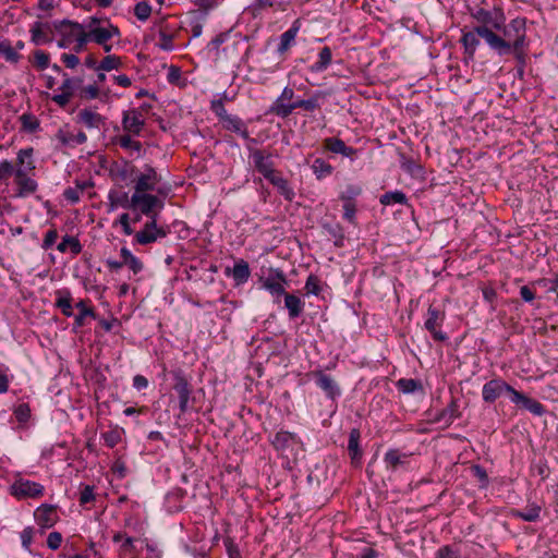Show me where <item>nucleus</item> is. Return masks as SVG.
Returning <instances> with one entry per match:
<instances>
[{
	"instance_id": "f257e3e1",
	"label": "nucleus",
	"mask_w": 558,
	"mask_h": 558,
	"mask_svg": "<svg viewBox=\"0 0 558 558\" xmlns=\"http://www.w3.org/2000/svg\"><path fill=\"white\" fill-rule=\"evenodd\" d=\"M483 32L488 37V47L501 57L512 54L520 65L519 71L522 73L529 48L526 19L518 16L508 24L505 23L496 32L488 29Z\"/></svg>"
},
{
	"instance_id": "f03ea898",
	"label": "nucleus",
	"mask_w": 558,
	"mask_h": 558,
	"mask_svg": "<svg viewBox=\"0 0 558 558\" xmlns=\"http://www.w3.org/2000/svg\"><path fill=\"white\" fill-rule=\"evenodd\" d=\"M34 148L27 147L20 149L16 156V177L14 183L17 186V196L25 197L37 191L38 184L28 173L35 170L33 159Z\"/></svg>"
},
{
	"instance_id": "7ed1b4c3",
	"label": "nucleus",
	"mask_w": 558,
	"mask_h": 558,
	"mask_svg": "<svg viewBox=\"0 0 558 558\" xmlns=\"http://www.w3.org/2000/svg\"><path fill=\"white\" fill-rule=\"evenodd\" d=\"M122 206L136 210L149 219H153V217L158 219L160 210L165 207V203L157 195L146 192H134L130 201H126Z\"/></svg>"
},
{
	"instance_id": "20e7f679",
	"label": "nucleus",
	"mask_w": 558,
	"mask_h": 558,
	"mask_svg": "<svg viewBox=\"0 0 558 558\" xmlns=\"http://www.w3.org/2000/svg\"><path fill=\"white\" fill-rule=\"evenodd\" d=\"M471 16L478 23L476 27H486L490 32L500 29L507 20L500 5H495L490 10L477 7L471 10Z\"/></svg>"
},
{
	"instance_id": "39448f33",
	"label": "nucleus",
	"mask_w": 558,
	"mask_h": 558,
	"mask_svg": "<svg viewBox=\"0 0 558 558\" xmlns=\"http://www.w3.org/2000/svg\"><path fill=\"white\" fill-rule=\"evenodd\" d=\"M171 376L173 379L172 389L179 399L180 412L184 414L191 409L190 401L195 400L192 397L193 386L180 368L172 371Z\"/></svg>"
},
{
	"instance_id": "423d86ee",
	"label": "nucleus",
	"mask_w": 558,
	"mask_h": 558,
	"mask_svg": "<svg viewBox=\"0 0 558 558\" xmlns=\"http://www.w3.org/2000/svg\"><path fill=\"white\" fill-rule=\"evenodd\" d=\"M151 109V105L143 104L123 112L122 128L126 133L140 135L145 126V114Z\"/></svg>"
},
{
	"instance_id": "0eeeda50",
	"label": "nucleus",
	"mask_w": 558,
	"mask_h": 558,
	"mask_svg": "<svg viewBox=\"0 0 558 558\" xmlns=\"http://www.w3.org/2000/svg\"><path fill=\"white\" fill-rule=\"evenodd\" d=\"M11 494L17 499L38 498L44 495V486L37 482H33L22 476H17L12 483Z\"/></svg>"
},
{
	"instance_id": "6e6552de",
	"label": "nucleus",
	"mask_w": 558,
	"mask_h": 558,
	"mask_svg": "<svg viewBox=\"0 0 558 558\" xmlns=\"http://www.w3.org/2000/svg\"><path fill=\"white\" fill-rule=\"evenodd\" d=\"M445 319L446 314L444 311L434 306L428 307L424 327L432 335L435 341L444 342L448 339V336L441 331V326Z\"/></svg>"
},
{
	"instance_id": "1a4fd4ad",
	"label": "nucleus",
	"mask_w": 558,
	"mask_h": 558,
	"mask_svg": "<svg viewBox=\"0 0 558 558\" xmlns=\"http://www.w3.org/2000/svg\"><path fill=\"white\" fill-rule=\"evenodd\" d=\"M515 389L501 378H494L484 384L482 398L486 403H494L502 395L507 393L512 400Z\"/></svg>"
},
{
	"instance_id": "9d476101",
	"label": "nucleus",
	"mask_w": 558,
	"mask_h": 558,
	"mask_svg": "<svg viewBox=\"0 0 558 558\" xmlns=\"http://www.w3.org/2000/svg\"><path fill=\"white\" fill-rule=\"evenodd\" d=\"M307 375L315 380L317 387L325 392L328 399L336 400L340 397L341 388L331 375L322 369L312 371Z\"/></svg>"
},
{
	"instance_id": "9b49d317",
	"label": "nucleus",
	"mask_w": 558,
	"mask_h": 558,
	"mask_svg": "<svg viewBox=\"0 0 558 558\" xmlns=\"http://www.w3.org/2000/svg\"><path fill=\"white\" fill-rule=\"evenodd\" d=\"M157 220L158 219L153 217V219H149L144 225L142 230L135 233L134 239L136 243L141 245H147L167 235V230L163 227H158Z\"/></svg>"
},
{
	"instance_id": "f8f14e48",
	"label": "nucleus",
	"mask_w": 558,
	"mask_h": 558,
	"mask_svg": "<svg viewBox=\"0 0 558 558\" xmlns=\"http://www.w3.org/2000/svg\"><path fill=\"white\" fill-rule=\"evenodd\" d=\"M250 158L253 160L255 170L265 179L277 171L271 153L256 148L251 150Z\"/></svg>"
},
{
	"instance_id": "ddd939ff",
	"label": "nucleus",
	"mask_w": 558,
	"mask_h": 558,
	"mask_svg": "<svg viewBox=\"0 0 558 558\" xmlns=\"http://www.w3.org/2000/svg\"><path fill=\"white\" fill-rule=\"evenodd\" d=\"M161 181L160 174L149 165H145L144 172L135 180L134 192L155 191L156 185Z\"/></svg>"
},
{
	"instance_id": "4468645a",
	"label": "nucleus",
	"mask_w": 558,
	"mask_h": 558,
	"mask_svg": "<svg viewBox=\"0 0 558 558\" xmlns=\"http://www.w3.org/2000/svg\"><path fill=\"white\" fill-rule=\"evenodd\" d=\"M486 27H474L472 31L463 32L461 44L463 45L464 52L469 58H473L477 47L480 46V38H483L488 45V37L484 35Z\"/></svg>"
},
{
	"instance_id": "2eb2a0df",
	"label": "nucleus",
	"mask_w": 558,
	"mask_h": 558,
	"mask_svg": "<svg viewBox=\"0 0 558 558\" xmlns=\"http://www.w3.org/2000/svg\"><path fill=\"white\" fill-rule=\"evenodd\" d=\"M411 453L401 452L399 449H389L384 456V463L389 472L408 470Z\"/></svg>"
},
{
	"instance_id": "dca6fc26",
	"label": "nucleus",
	"mask_w": 558,
	"mask_h": 558,
	"mask_svg": "<svg viewBox=\"0 0 558 558\" xmlns=\"http://www.w3.org/2000/svg\"><path fill=\"white\" fill-rule=\"evenodd\" d=\"M284 283H287V278L280 269H270L269 276L262 280L263 288L277 298L286 293Z\"/></svg>"
},
{
	"instance_id": "f3484780",
	"label": "nucleus",
	"mask_w": 558,
	"mask_h": 558,
	"mask_svg": "<svg viewBox=\"0 0 558 558\" xmlns=\"http://www.w3.org/2000/svg\"><path fill=\"white\" fill-rule=\"evenodd\" d=\"M53 28L63 37V41L73 43L74 38L84 29L83 25L70 20L54 21Z\"/></svg>"
},
{
	"instance_id": "a211bd4d",
	"label": "nucleus",
	"mask_w": 558,
	"mask_h": 558,
	"mask_svg": "<svg viewBox=\"0 0 558 558\" xmlns=\"http://www.w3.org/2000/svg\"><path fill=\"white\" fill-rule=\"evenodd\" d=\"M266 180L277 189L278 193L283 196L286 201L292 202L294 199L295 192L289 181L282 175L281 171L277 170Z\"/></svg>"
},
{
	"instance_id": "6ab92c4d",
	"label": "nucleus",
	"mask_w": 558,
	"mask_h": 558,
	"mask_svg": "<svg viewBox=\"0 0 558 558\" xmlns=\"http://www.w3.org/2000/svg\"><path fill=\"white\" fill-rule=\"evenodd\" d=\"M324 148L333 154H340L350 159H354L357 150L351 146H347L345 143L338 137H327L323 142Z\"/></svg>"
},
{
	"instance_id": "aec40b11",
	"label": "nucleus",
	"mask_w": 558,
	"mask_h": 558,
	"mask_svg": "<svg viewBox=\"0 0 558 558\" xmlns=\"http://www.w3.org/2000/svg\"><path fill=\"white\" fill-rule=\"evenodd\" d=\"M35 519L41 527H51L58 520L57 508L51 505H41L35 511Z\"/></svg>"
},
{
	"instance_id": "412c9836",
	"label": "nucleus",
	"mask_w": 558,
	"mask_h": 558,
	"mask_svg": "<svg viewBox=\"0 0 558 558\" xmlns=\"http://www.w3.org/2000/svg\"><path fill=\"white\" fill-rule=\"evenodd\" d=\"M511 401L514 404H520L522 408L530 411L534 415L541 416L545 413V408L539 401L532 399L518 390L513 392Z\"/></svg>"
},
{
	"instance_id": "4be33fe9",
	"label": "nucleus",
	"mask_w": 558,
	"mask_h": 558,
	"mask_svg": "<svg viewBox=\"0 0 558 558\" xmlns=\"http://www.w3.org/2000/svg\"><path fill=\"white\" fill-rule=\"evenodd\" d=\"M105 117L90 108L82 109L76 114V122L84 124L88 129H100L105 124Z\"/></svg>"
},
{
	"instance_id": "5701e85b",
	"label": "nucleus",
	"mask_w": 558,
	"mask_h": 558,
	"mask_svg": "<svg viewBox=\"0 0 558 558\" xmlns=\"http://www.w3.org/2000/svg\"><path fill=\"white\" fill-rule=\"evenodd\" d=\"M222 123L226 130L239 134L242 138L251 143H256V140L250 136L247 126L241 118L231 114L229 117H226V120H223Z\"/></svg>"
},
{
	"instance_id": "b1692460",
	"label": "nucleus",
	"mask_w": 558,
	"mask_h": 558,
	"mask_svg": "<svg viewBox=\"0 0 558 558\" xmlns=\"http://www.w3.org/2000/svg\"><path fill=\"white\" fill-rule=\"evenodd\" d=\"M50 25L48 23L35 22L29 32L32 35V43L39 46L52 41V38L48 35Z\"/></svg>"
},
{
	"instance_id": "393cba45",
	"label": "nucleus",
	"mask_w": 558,
	"mask_h": 558,
	"mask_svg": "<svg viewBox=\"0 0 558 558\" xmlns=\"http://www.w3.org/2000/svg\"><path fill=\"white\" fill-rule=\"evenodd\" d=\"M132 135L133 134L128 133L118 136L116 138V144L128 150L131 156L138 158L142 155V143L140 141L133 140Z\"/></svg>"
},
{
	"instance_id": "a878e982",
	"label": "nucleus",
	"mask_w": 558,
	"mask_h": 558,
	"mask_svg": "<svg viewBox=\"0 0 558 558\" xmlns=\"http://www.w3.org/2000/svg\"><path fill=\"white\" fill-rule=\"evenodd\" d=\"M56 302L54 305L57 308L61 311V313L71 317L73 315V306H72V295L71 292L66 289L56 291Z\"/></svg>"
},
{
	"instance_id": "bb28decb",
	"label": "nucleus",
	"mask_w": 558,
	"mask_h": 558,
	"mask_svg": "<svg viewBox=\"0 0 558 558\" xmlns=\"http://www.w3.org/2000/svg\"><path fill=\"white\" fill-rule=\"evenodd\" d=\"M226 274H231L235 283L242 284L246 282L251 276L248 263L243 259H240L234 264L232 270L230 268H227Z\"/></svg>"
},
{
	"instance_id": "cd10ccee",
	"label": "nucleus",
	"mask_w": 558,
	"mask_h": 558,
	"mask_svg": "<svg viewBox=\"0 0 558 558\" xmlns=\"http://www.w3.org/2000/svg\"><path fill=\"white\" fill-rule=\"evenodd\" d=\"M542 507L536 504H530L524 509H513L512 517L521 519L525 522H536L539 519Z\"/></svg>"
},
{
	"instance_id": "c85d7f7f",
	"label": "nucleus",
	"mask_w": 558,
	"mask_h": 558,
	"mask_svg": "<svg viewBox=\"0 0 558 558\" xmlns=\"http://www.w3.org/2000/svg\"><path fill=\"white\" fill-rule=\"evenodd\" d=\"M283 296L284 306L289 312V317L291 319L299 317L302 314L304 307V303L302 302V300L299 296L288 292H286Z\"/></svg>"
},
{
	"instance_id": "c756f323",
	"label": "nucleus",
	"mask_w": 558,
	"mask_h": 558,
	"mask_svg": "<svg viewBox=\"0 0 558 558\" xmlns=\"http://www.w3.org/2000/svg\"><path fill=\"white\" fill-rule=\"evenodd\" d=\"M299 29V21L296 20L292 26L280 36V44L278 46L279 53L282 54L290 49L294 44Z\"/></svg>"
},
{
	"instance_id": "7c9ffc66",
	"label": "nucleus",
	"mask_w": 558,
	"mask_h": 558,
	"mask_svg": "<svg viewBox=\"0 0 558 558\" xmlns=\"http://www.w3.org/2000/svg\"><path fill=\"white\" fill-rule=\"evenodd\" d=\"M360 430L353 428L349 435L348 451L352 462L360 461L362 458V450L360 449Z\"/></svg>"
},
{
	"instance_id": "2f4dec72",
	"label": "nucleus",
	"mask_w": 558,
	"mask_h": 558,
	"mask_svg": "<svg viewBox=\"0 0 558 558\" xmlns=\"http://www.w3.org/2000/svg\"><path fill=\"white\" fill-rule=\"evenodd\" d=\"M75 307L78 310V314L74 318V326L77 328L83 327L85 325V317H96L94 308L88 306L85 300H81L80 302H77Z\"/></svg>"
},
{
	"instance_id": "473e14b6",
	"label": "nucleus",
	"mask_w": 558,
	"mask_h": 558,
	"mask_svg": "<svg viewBox=\"0 0 558 558\" xmlns=\"http://www.w3.org/2000/svg\"><path fill=\"white\" fill-rule=\"evenodd\" d=\"M57 250L61 253H65L70 250L73 255H78L82 252V244L77 238L64 235L62 241L58 244Z\"/></svg>"
},
{
	"instance_id": "72a5a7b5",
	"label": "nucleus",
	"mask_w": 558,
	"mask_h": 558,
	"mask_svg": "<svg viewBox=\"0 0 558 558\" xmlns=\"http://www.w3.org/2000/svg\"><path fill=\"white\" fill-rule=\"evenodd\" d=\"M381 205L389 206L393 204H408V197L402 191H390L383 194L379 198Z\"/></svg>"
},
{
	"instance_id": "f704fd0d",
	"label": "nucleus",
	"mask_w": 558,
	"mask_h": 558,
	"mask_svg": "<svg viewBox=\"0 0 558 558\" xmlns=\"http://www.w3.org/2000/svg\"><path fill=\"white\" fill-rule=\"evenodd\" d=\"M332 53L329 47H324L318 54V61L315 62L311 70L313 72H322L326 70L331 63Z\"/></svg>"
},
{
	"instance_id": "c9c22d12",
	"label": "nucleus",
	"mask_w": 558,
	"mask_h": 558,
	"mask_svg": "<svg viewBox=\"0 0 558 558\" xmlns=\"http://www.w3.org/2000/svg\"><path fill=\"white\" fill-rule=\"evenodd\" d=\"M312 170H313L314 174L316 175V178L318 180H322V179L330 175L333 171V168L330 163L325 161L323 158H316L313 161Z\"/></svg>"
},
{
	"instance_id": "e433bc0d",
	"label": "nucleus",
	"mask_w": 558,
	"mask_h": 558,
	"mask_svg": "<svg viewBox=\"0 0 558 558\" xmlns=\"http://www.w3.org/2000/svg\"><path fill=\"white\" fill-rule=\"evenodd\" d=\"M397 387L403 393H413L422 390L423 386L420 380L413 378H401L397 381Z\"/></svg>"
},
{
	"instance_id": "4c0bfd02",
	"label": "nucleus",
	"mask_w": 558,
	"mask_h": 558,
	"mask_svg": "<svg viewBox=\"0 0 558 558\" xmlns=\"http://www.w3.org/2000/svg\"><path fill=\"white\" fill-rule=\"evenodd\" d=\"M11 177H16V166L7 159L0 161V183L8 184Z\"/></svg>"
},
{
	"instance_id": "58836bf2",
	"label": "nucleus",
	"mask_w": 558,
	"mask_h": 558,
	"mask_svg": "<svg viewBox=\"0 0 558 558\" xmlns=\"http://www.w3.org/2000/svg\"><path fill=\"white\" fill-rule=\"evenodd\" d=\"M458 400L452 398L449 404L442 409V417H446V426H449L456 418L460 417Z\"/></svg>"
},
{
	"instance_id": "ea45409f",
	"label": "nucleus",
	"mask_w": 558,
	"mask_h": 558,
	"mask_svg": "<svg viewBox=\"0 0 558 558\" xmlns=\"http://www.w3.org/2000/svg\"><path fill=\"white\" fill-rule=\"evenodd\" d=\"M0 57H3L8 62L16 63L20 60V54L11 46L9 40L0 39Z\"/></svg>"
},
{
	"instance_id": "a19ab883",
	"label": "nucleus",
	"mask_w": 558,
	"mask_h": 558,
	"mask_svg": "<svg viewBox=\"0 0 558 558\" xmlns=\"http://www.w3.org/2000/svg\"><path fill=\"white\" fill-rule=\"evenodd\" d=\"M294 434L286 430L278 432L274 439L272 445L277 450H283L289 447L290 441L293 440Z\"/></svg>"
},
{
	"instance_id": "79ce46f5",
	"label": "nucleus",
	"mask_w": 558,
	"mask_h": 558,
	"mask_svg": "<svg viewBox=\"0 0 558 558\" xmlns=\"http://www.w3.org/2000/svg\"><path fill=\"white\" fill-rule=\"evenodd\" d=\"M341 199L343 201V218L350 223L355 225L356 205L354 201L344 195L341 196Z\"/></svg>"
},
{
	"instance_id": "37998d69",
	"label": "nucleus",
	"mask_w": 558,
	"mask_h": 558,
	"mask_svg": "<svg viewBox=\"0 0 558 558\" xmlns=\"http://www.w3.org/2000/svg\"><path fill=\"white\" fill-rule=\"evenodd\" d=\"M90 39L98 45H105L110 38L111 34L105 27H94L88 32Z\"/></svg>"
},
{
	"instance_id": "c03bdc74",
	"label": "nucleus",
	"mask_w": 558,
	"mask_h": 558,
	"mask_svg": "<svg viewBox=\"0 0 558 558\" xmlns=\"http://www.w3.org/2000/svg\"><path fill=\"white\" fill-rule=\"evenodd\" d=\"M122 65L120 57L109 54L105 57L98 65V71H111Z\"/></svg>"
},
{
	"instance_id": "a18cd8bd",
	"label": "nucleus",
	"mask_w": 558,
	"mask_h": 558,
	"mask_svg": "<svg viewBox=\"0 0 558 558\" xmlns=\"http://www.w3.org/2000/svg\"><path fill=\"white\" fill-rule=\"evenodd\" d=\"M20 121L22 123V129L27 132H35L39 128V122L37 118L31 113H23L20 117Z\"/></svg>"
},
{
	"instance_id": "49530a36",
	"label": "nucleus",
	"mask_w": 558,
	"mask_h": 558,
	"mask_svg": "<svg viewBox=\"0 0 558 558\" xmlns=\"http://www.w3.org/2000/svg\"><path fill=\"white\" fill-rule=\"evenodd\" d=\"M105 445L109 448L116 447L121 441V433L118 429H111L102 435Z\"/></svg>"
},
{
	"instance_id": "de8ad7c7",
	"label": "nucleus",
	"mask_w": 558,
	"mask_h": 558,
	"mask_svg": "<svg viewBox=\"0 0 558 558\" xmlns=\"http://www.w3.org/2000/svg\"><path fill=\"white\" fill-rule=\"evenodd\" d=\"M471 472H472L473 476L481 483L482 487H486L488 485V483H489L488 474L483 466H481L478 464H474L471 466Z\"/></svg>"
},
{
	"instance_id": "09e8293b",
	"label": "nucleus",
	"mask_w": 558,
	"mask_h": 558,
	"mask_svg": "<svg viewBox=\"0 0 558 558\" xmlns=\"http://www.w3.org/2000/svg\"><path fill=\"white\" fill-rule=\"evenodd\" d=\"M151 8L145 2H138L134 8V14L140 21H146L150 16Z\"/></svg>"
},
{
	"instance_id": "8fccbe9b",
	"label": "nucleus",
	"mask_w": 558,
	"mask_h": 558,
	"mask_svg": "<svg viewBox=\"0 0 558 558\" xmlns=\"http://www.w3.org/2000/svg\"><path fill=\"white\" fill-rule=\"evenodd\" d=\"M304 289L306 290L307 294L318 295L322 291L318 277L315 275H310L305 282Z\"/></svg>"
},
{
	"instance_id": "3c124183",
	"label": "nucleus",
	"mask_w": 558,
	"mask_h": 558,
	"mask_svg": "<svg viewBox=\"0 0 558 558\" xmlns=\"http://www.w3.org/2000/svg\"><path fill=\"white\" fill-rule=\"evenodd\" d=\"M49 54L45 51L36 50L34 52V63L38 70L43 71L47 69L49 66Z\"/></svg>"
},
{
	"instance_id": "603ef678",
	"label": "nucleus",
	"mask_w": 558,
	"mask_h": 558,
	"mask_svg": "<svg viewBox=\"0 0 558 558\" xmlns=\"http://www.w3.org/2000/svg\"><path fill=\"white\" fill-rule=\"evenodd\" d=\"M289 104H291L290 101H284V100H281L280 99H276L274 101V104L270 106L269 108V112L272 113V114H276L282 119L284 118H288L291 112H287V113H282L280 112L282 108H287L289 107Z\"/></svg>"
},
{
	"instance_id": "864d4df0",
	"label": "nucleus",
	"mask_w": 558,
	"mask_h": 558,
	"mask_svg": "<svg viewBox=\"0 0 558 558\" xmlns=\"http://www.w3.org/2000/svg\"><path fill=\"white\" fill-rule=\"evenodd\" d=\"M99 96V87L96 84L81 87L80 97L83 99H96Z\"/></svg>"
},
{
	"instance_id": "5fc2aeb1",
	"label": "nucleus",
	"mask_w": 558,
	"mask_h": 558,
	"mask_svg": "<svg viewBox=\"0 0 558 558\" xmlns=\"http://www.w3.org/2000/svg\"><path fill=\"white\" fill-rule=\"evenodd\" d=\"M14 415L21 423L26 422L31 416V409L27 403H21L14 409Z\"/></svg>"
},
{
	"instance_id": "6e6d98bb",
	"label": "nucleus",
	"mask_w": 558,
	"mask_h": 558,
	"mask_svg": "<svg viewBox=\"0 0 558 558\" xmlns=\"http://www.w3.org/2000/svg\"><path fill=\"white\" fill-rule=\"evenodd\" d=\"M56 138L64 146L75 145L74 134L69 131L60 129L56 134Z\"/></svg>"
},
{
	"instance_id": "4d7b16f0",
	"label": "nucleus",
	"mask_w": 558,
	"mask_h": 558,
	"mask_svg": "<svg viewBox=\"0 0 558 558\" xmlns=\"http://www.w3.org/2000/svg\"><path fill=\"white\" fill-rule=\"evenodd\" d=\"M210 108L216 113V116L220 119V121L226 120V117L230 116L226 111V108H225L222 99L213 100L211 105H210Z\"/></svg>"
},
{
	"instance_id": "13d9d810",
	"label": "nucleus",
	"mask_w": 558,
	"mask_h": 558,
	"mask_svg": "<svg viewBox=\"0 0 558 558\" xmlns=\"http://www.w3.org/2000/svg\"><path fill=\"white\" fill-rule=\"evenodd\" d=\"M90 39V36L88 33H86L84 29L80 33L77 37L74 38L73 41H75L74 51L76 53L82 52L85 49L86 44Z\"/></svg>"
},
{
	"instance_id": "bf43d9fd",
	"label": "nucleus",
	"mask_w": 558,
	"mask_h": 558,
	"mask_svg": "<svg viewBox=\"0 0 558 558\" xmlns=\"http://www.w3.org/2000/svg\"><path fill=\"white\" fill-rule=\"evenodd\" d=\"M158 46L166 51H171L173 49V37L165 32H160L159 34V43Z\"/></svg>"
},
{
	"instance_id": "052dcab7",
	"label": "nucleus",
	"mask_w": 558,
	"mask_h": 558,
	"mask_svg": "<svg viewBox=\"0 0 558 558\" xmlns=\"http://www.w3.org/2000/svg\"><path fill=\"white\" fill-rule=\"evenodd\" d=\"M95 499L94 487L86 485L83 487L80 494L81 505H86Z\"/></svg>"
},
{
	"instance_id": "680f3d73",
	"label": "nucleus",
	"mask_w": 558,
	"mask_h": 558,
	"mask_svg": "<svg viewBox=\"0 0 558 558\" xmlns=\"http://www.w3.org/2000/svg\"><path fill=\"white\" fill-rule=\"evenodd\" d=\"M62 543V535L59 532H51L47 537V546L56 550L61 546Z\"/></svg>"
},
{
	"instance_id": "e2e57ef3",
	"label": "nucleus",
	"mask_w": 558,
	"mask_h": 558,
	"mask_svg": "<svg viewBox=\"0 0 558 558\" xmlns=\"http://www.w3.org/2000/svg\"><path fill=\"white\" fill-rule=\"evenodd\" d=\"M436 558H459V551L453 550L451 546L446 545L437 550Z\"/></svg>"
},
{
	"instance_id": "0e129e2a",
	"label": "nucleus",
	"mask_w": 558,
	"mask_h": 558,
	"mask_svg": "<svg viewBox=\"0 0 558 558\" xmlns=\"http://www.w3.org/2000/svg\"><path fill=\"white\" fill-rule=\"evenodd\" d=\"M319 98L320 93L315 94L313 97L308 99H303V109L305 111H314L315 109L319 108Z\"/></svg>"
},
{
	"instance_id": "69168bd1",
	"label": "nucleus",
	"mask_w": 558,
	"mask_h": 558,
	"mask_svg": "<svg viewBox=\"0 0 558 558\" xmlns=\"http://www.w3.org/2000/svg\"><path fill=\"white\" fill-rule=\"evenodd\" d=\"M58 239V232L56 229H50L46 232L44 241H43V248L48 250L50 248Z\"/></svg>"
},
{
	"instance_id": "338daca9",
	"label": "nucleus",
	"mask_w": 558,
	"mask_h": 558,
	"mask_svg": "<svg viewBox=\"0 0 558 558\" xmlns=\"http://www.w3.org/2000/svg\"><path fill=\"white\" fill-rule=\"evenodd\" d=\"M229 37V32L220 33L216 37H214L210 43L208 44V47L213 50H216L218 52L219 47L226 43V40Z\"/></svg>"
},
{
	"instance_id": "774afa93",
	"label": "nucleus",
	"mask_w": 558,
	"mask_h": 558,
	"mask_svg": "<svg viewBox=\"0 0 558 558\" xmlns=\"http://www.w3.org/2000/svg\"><path fill=\"white\" fill-rule=\"evenodd\" d=\"M81 191L75 187H68L64 190L63 196L66 201H69L72 204H75L81 198Z\"/></svg>"
}]
</instances>
